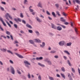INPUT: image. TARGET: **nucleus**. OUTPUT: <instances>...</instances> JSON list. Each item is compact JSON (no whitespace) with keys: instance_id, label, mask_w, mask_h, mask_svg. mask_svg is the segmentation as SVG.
<instances>
[{"instance_id":"obj_20","label":"nucleus","mask_w":80,"mask_h":80,"mask_svg":"<svg viewBox=\"0 0 80 80\" xmlns=\"http://www.w3.org/2000/svg\"><path fill=\"white\" fill-rule=\"evenodd\" d=\"M0 50L2 52H5L7 51V49L3 48V49H0Z\"/></svg>"},{"instance_id":"obj_27","label":"nucleus","mask_w":80,"mask_h":80,"mask_svg":"<svg viewBox=\"0 0 80 80\" xmlns=\"http://www.w3.org/2000/svg\"><path fill=\"white\" fill-rule=\"evenodd\" d=\"M52 15L54 16V17H56V16L55 15V13L54 12H52Z\"/></svg>"},{"instance_id":"obj_18","label":"nucleus","mask_w":80,"mask_h":80,"mask_svg":"<svg viewBox=\"0 0 80 80\" xmlns=\"http://www.w3.org/2000/svg\"><path fill=\"white\" fill-rule=\"evenodd\" d=\"M35 33H36L37 35V36H39V35H40V33H39V32H38V31H36L35 32Z\"/></svg>"},{"instance_id":"obj_59","label":"nucleus","mask_w":80,"mask_h":80,"mask_svg":"<svg viewBox=\"0 0 80 80\" xmlns=\"http://www.w3.org/2000/svg\"><path fill=\"white\" fill-rule=\"evenodd\" d=\"M54 58H58V56L57 55L55 56Z\"/></svg>"},{"instance_id":"obj_26","label":"nucleus","mask_w":80,"mask_h":80,"mask_svg":"<svg viewBox=\"0 0 80 80\" xmlns=\"http://www.w3.org/2000/svg\"><path fill=\"white\" fill-rule=\"evenodd\" d=\"M72 45V42H70L67 43V46H70Z\"/></svg>"},{"instance_id":"obj_32","label":"nucleus","mask_w":80,"mask_h":80,"mask_svg":"<svg viewBox=\"0 0 80 80\" xmlns=\"http://www.w3.org/2000/svg\"><path fill=\"white\" fill-rule=\"evenodd\" d=\"M22 22L23 23H24V24H26V21H25L24 20H22Z\"/></svg>"},{"instance_id":"obj_10","label":"nucleus","mask_w":80,"mask_h":80,"mask_svg":"<svg viewBox=\"0 0 80 80\" xmlns=\"http://www.w3.org/2000/svg\"><path fill=\"white\" fill-rule=\"evenodd\" d=\"M35 19H36V20L38 22H41L42 21H41V20L40 19V18H39L38 17H36L35 18Z\"/></svg>"},{"instance_id":"obj_41","label":"nucleus","mask_w":80,"mask_h":80,"mask_svg":"<svg viewBox=\"0 0 80 80\" xmlns=\"http://www.w3.org/2000/svg\"><path fill=\"white\" fill-rule=\"evenodd\" d=\"M28 31L29 32V33H33V31L32 30H29Z\"/></svg>"},{"instance_id":"obj_12","label":"nucleus","mask_w":80,"mask_h":80,"mask_svg":"<svg viewBox=\"0 0 80 80\" xmlns=\"http://www.w3.org/2000/svg\"><path fill=\"white\" fill-rule=\"evenodd\" d=\"M7 16H8L9 18L11 20H12L13 18H12V17H11L10 15H9V14L8 13H7V14L5 15V17H7Z\"/></svg>"},{"instance_id":"obj_36","label":"nucleus","mask_w":80,"mask_h":80,"mask_svg":"<svg viewBox=\"0 0 80 80\" xmlns=\"http://www.w3.org/2000/svg\"><path fill=\"white\" fill-rule=\"evenodd\" d=\"M20 17L21 18H23V15L22 13H20Z\"/></svg>"},{"instance_id":"obj_38","label":"nucleus","mask_w":80,"mask_h":80,"mask_svg":"<svg viewBox=\"0 0 80 80\" xmlns=\"http://www.w3.org/2000/svg\"><path fill=\"white\" fill-rule=\"evenodd\" d=\"M11 72L12 74H13V75H15V71L12 70Z\"/></svg>"},{"instance_id":"obj_30","label":"nucleus","mask_w":80,"mask_h":80,"mask_svg":"<svg viewBox=\"0 0 80 80\" xmlns=\"http://www.w3.org/2000/svg\"><path fill=\"white\" fill-rule=\"evenodd\" d=\"M27 3H28V1L27 0H24V4H27Z\"/></svg>"},{"instance_id":"obj_3","label":"nucleus","mask_w":80,"mask_h":80,"mask_svg":"<svg viewBox=\"0 0 80 80\" xmlns=\"http://www.w3.org/2000/svg\"><path fill=\"white\" fill-rule=\"evenodd\" d=\"M0 21L2 22L4 26H5V27H6V26H7V25L6 24H5V22H3V18H2L1 17H0Z\"/></svg>"},{"instance_id":"obj_9","label":"nucleus","mask_w":80,"mask_h":80,"mask_svg":"<svg viewBox=\"0 0 80 80\" xmlns=\"http://www.w3.org/2000/svg\"><path fill=\"white\" fill-rule=\"evenodd\" d=\"M38 6L39 7H40V8H42V2H39L38 3Z\"/></svg>"},{"instance_id":"obj_19","label":"nucleus","mask_w":80,"mask_h":80,"mask_svg":"<svg viewBox=\"0 0 80 80\" xmlns=\"http://www.w3.org/2000/svg\"><path fill=\"white\" fill-rule=\"evenodd\" d=\"M38 65L40 66V67H45V65L43 64H42L41 63H38Z\"/></svg>"},{"instance_id":"obj_24","label":"nucleus","mask_w":80,"mask_h":80,"mask_svg":"<svg viewBox=\"0 0 80 80\" xmlns=\"http://www.w3.org/2000/svg\"><path fill=\"white\" fill-rule=\"evenodd\" d=\"M6 23L7 24H8V25L9 27H12V26H11V25L10 23H8V22L7 21H6Z\"/></svg>"},{"instance_id":"obj_62","label":"nucleus","mask_w":80,"mask_h":80,"mask_svg":"<svg viewBox=\"0 0 80 80\" xmlns=\"http://www.w3.org/2000/svg\"><path fill=\"white\" fill-rule=\"evenodd\" d=\"M57 77H60V76L58 74H57Z\"/></svg>"},{"instance_id":"obj_40","label":"nucleus","mask_w":80,"mask_h":80,"mask_svg":"<svg viewBox=\"0 0 80 80\" xmlns=\"http://www.w3.org/2000/svg\"><path fill=\"white\" fill-rule=\"evenodd\" d=\"M71 38L72 40H76L77 38L76 37H71Z\"/></svg>"},{"instance_id":"obj_61","label":"nucleus","mask_w":80,"mask_h":80,"mask_svg":"<svg viewBox=\"0 0 80 80\" xmlns=\"http://www.w3.org/2000/svg\"><path fill=\"white\" fill-rule=\"evenodd\" d=\"M64 24L65 25H68V22H66L64 23Z\"/></svg>"},{"instance_id":"obj_5","label":"nucleus","mask_w":80,"mask_h":80,"mask_svg":"<svg viewBox=\"0 0 80 80\" xmlns=\"http://www.w3.org/2000/svg\"><path fill=\"white\" fill-rule=\"evenodd\" d=\"M73 2L74 4H75V2H76L77 3H78V4H80V1L79 0H73Z\"/></svg>"},{"instance_id":"obj_43","label":"nucleus","mask_w":80,"mask_h":80,"mask_svg":"<svg viewBox=\"0 0 80 80\" xmlns=\"http://www.w3.org/2000/svg\"><path fill=\"white\" fill-rule=\"evenodd\" d=\"M10 37L11 40H12V41H13V36L11 35H10Z\"/></svg>"},{"instance_id":"obj_53","label":"nucleus","mask_w":80,"mask_h":80,"mask_svg":"<svg viewBox=\"0 0 80 80\" xmlns=\"http://www.w3.org/2000/svg\"><path fill=\"white\" fill-rule=\"evenodd\" d=\"M9 62L11 63H12V64H13V62L12 60H10Z\"/></svg>"},{"instance_id":"obj_48","label":"nucleus","mask_w":80,"mask_h":80,"mask_svg":"<svg viewBox=\"0 0 80 80\" xmlns=\"http://www.w3.org/2000/svg\"><path fill=\"white\" fill-rule=\"evenodd\" d=\"M61 27H62V28H66V27L64 25H61Z\"/></svg>"},{"instance_id":"obj_51","label":"nucleus","mask_w":80,"mask_h":80,"mask_svg":"<svg viewBox=\"0 0 80 80\" xmlns=\"http://www.w3.org/2000/svg\"><path fill=\"white\" fill-rule=\"evenodd\" d=\"M44 62H48V58H46L44 60Z\"/></svg>"},{"instance_id":"obj_34","label":"nucleus","mask_w":80,"mask_h":80,"mask_svg":"<svg viewBox=\"0 0 80 80\" xmlns=\"http://www.w3.org/2000/svg\"><path fill=\"white\" fill-rule=\"evenodd\" d=\"M49 79L50 80H54V78H53V77H49Z\"/></svg>"},{"instance_id":"obj_63","label":"nucleus","mask_w":80,"mask_h":80,"mask_svg":"<svg viewBox=\"0 0 80 80\" xmlns=\"http://www.w3.org/2000/svg\"><path fill=\"white\" fill-rule=\"evenodd\" d=\"M20 32L21 33H24V32H23V31L21 30L20 31Z\"/></svg>"},{"instance_id":"obj_8","label":"nucleus","mask_w":80,"mask_h":80,"mask_svg":"<svg viewBox=\"0 0 80 80\" xmlns=\"http://www.w3.org/2000/svg\"><path fill=\"white\" fill-rule=\"evenodd\" d=\"M45 46V43L44 42L42 43V45H40V47H42V48H43Z\"/></svg>"},{"instance_id":"obj_33","label":"nucleus","mask_w":80,"mask_h":80,"mask_svg":"<svg viewBox=\"0 0 80 80\" xmlns=\"http://www.w3.org/2000/svg\"><path fill=\"white\" fill-rule=\"evenodd\" d=\"M6 33L7 35H10V32L7 31L6 32Z\"/></svg>"},{"instance_id":"obj_44","label":"nucleus","mask_w":80,"mask_h":80,"mask_svg":"<svg viewBox=\"0 0 80 80\" xmlns=\"http://www.w3.org/2000/svg\"><path fill=\"white\" fill-rule=\"evenodd\" d=\"M62 15H64V16H65V17L67 16V14H66V13H65V12H62Z\"/></svg>"},{"instance_id":"obj_57","label":"nucleus","mask_w":80,"mask_h":80,"mask_svg":"<svg viewBox=\"0 0 80 80\" xmlns=\"http://www.w3.org/2000/svg\"><path fill=\"white\" fill-rule=\"evenodd\" d=\"M55 52H56L55 51H51L50 52V53H55Z\"/></svg>"},{"instance_id":"obj_22","label":"nucleus","mask_w":80,"mask_h":80,"mask_svg":"<svg viewBox=\"0 0 80 80\" xmlns=\"http://www.w3.org/2000/svg\"><path fill=\"white\" fill-rule=\"evenodd\" d=\"M74 30L77 34H78V31H77L78 30V29H77V28H74Z\"/></svg>"},{"instance_id":"obj_49","label":"nucleus","mask_w":80,"mask_h":80,"mask_svg":"<svg viewBox=\"0 0 80 80\" xmlns=\"http://www.w3.org/2000/svg\"><path fill=\"white\" fill-rule=\"evenodd\" d=\"M1 3L3 4V5H6V2H2Z\"/></svg>"},{"instance_id":"obj_58","label":"nucleus","mask_w":80,"mask_h":80,"mask_svg":"<svg viewBox=\"0 0 80 80\" xmlns=\"http://www.w3.org/2000/svg\"><path fill=\"white\" fill-rule=\"evenodd\" d=\"M22 78H23V79H24L25 80H26V77H25V76H22Z\"/></svg>"},{"instance_id":"obj_28","label":"nucleus","mask_w":80,"mask_h":80,"mask_svg":"<svg viewBox=\"0 0 80 80\" xmlns=\"http://www.w3.org/2000/svg\"><path fill=\"white\" fill-rule=\"evenodd\" d=\"M68 63L69 66H72V65H71V63H70V61L69 60H68Z\"/></svg>"},{"instance_id":"obj_13","label":"nucleus","mask_w":80,"mask_h":80,"mask_svg":"<svg viewBox=\"0 0 80 80\" xmlns=\"http://www.w3.org/2000/svg\"><path fill=\"white\" fill-rule=\"evenodd\" d=\"M14 20L16 22H17L18 21L19 22H21V19H20L19 18H18L17 19L15 18L14 19Z\"/></svg>"},{"instance_id":"obj_54","label":"nucleus","mask_w":80,"mask_h":80,"mask_svg":"<svg viewBox=\"0 0 80 80\" xmlns=\"http://www.w3.org/2000/svg\"><path fill=\"white\" fill-rule=\"evenodd\" d=\"M11 70H14V68L12 66L11 67Z\"/></svg>"},{"instance_id":"obj_14","label":"nucleus","mask_w":80,"mask_h":80,"mask_svg":"<svg viewBox=\"0 0 80 80\" xmlns=\"http://www.w3.org/2000/svg\"><path fill=\"white\" fill-rule=\"evenodd\" d=\"M26 27H28L29 28H31V29L32 28V26H31V25H29V24L27 23L26 25Z\"/></svg>"},{"instance_id":"obj_2","label":"nucleus","mask_w":80,"mask_h":80,"mask_svg":"<svg viewBox=\"0 0 80 80\" xmlns=\"http://www.w3.org/2000/svg\"><path fill=\"white\" fill-rule=\"evenodd\" d=\"M59 45H60L61 46H63L64 45H66V42H65L62 41L59 42Z\"/></svg>"},{"instance_id":"obj_55","label":"nucleus","mask_w":80,"mask_h":80,"mask_svg":"<svg viewBox=\"0 0 80 80\" xmlns=\"http://www.w3.org/2000/svg\"><path fill=\"white\" fill-rule=\"evenodd\" d=\"M29 11H30V12H33V10L32 9H30Z\"/></svg>"},{"instance_id":"obj_31","label":"nucleus","mask_w":80,"mask_h":80,"mask_svg":"<svg viewBox=\"0 0 80 80\" xmlns=\"http://www.w3.org/2000/svg\"><path fill=\"white\" fill-rule=\"evenodd\" d=\"M56 13L58 15V16H59V17H60L61 15L60 14V12L58 11H56Z\"/></svg>"},{"instance_id":"obj_60","label":"nucleus","mask_w":80,"mask_h":80,"mask_svg":"<svg viewBox=\"0 0 80 80\" xmlns=\"http://www.w3.org/2000/svg\"><path fill=\"white\" fill-rule=\"evenodd\" d=\"M48 19H49L50 20H52V18H50V17H48Z\"/></svg>"},{"instance_id":"obj_64","label":"nucleus","mask_w":80,"mask_h":80,"mask_svg":"<svg viewBox=\"0 0 80 80\" xmlns=\"http://www.w3.org/2000/svg\"><path fill=\"white\" fill-rule=\"evenodd\" d=\"M61 70H65V68H64V67H62V68H61Z\"/></svg>"},{"instance_id":"obj_4","label":"nucleus","mask_w":80,"mask_h":80,"mask_svg":"<svg viewBox=\"0 0 80 80\" xmlns=\"http://www.w3.org/2000/svg\"><path fill=\"white\" fill-rule=\"evenodd\" d=\"M51 27H52V28H53V29H57V26H55L54 24L51 23Z\"/></svg>"},{"instance_id":"obj_39","label":"nucleus","mask_w":80,"mask_h":80,"mask_svg":"<svg viewBox=\"0 0 80 80\" xmlns=\"http://www.w3.org/2000/svg\"><path fill=\"white\" fill-rule=\"evenodd\" d=\"M0 9L2 11H4V8L1 6L0 7Z\"/></svg>"},{"instance_id":"obj_42","label":"nucleus","mask_w":80,"mask_h":80,"mask_svg":"<svg viewBox=\"0 0 80 80\" xmlns=\"http://www.w3.org/2000/svg\"><path fill=\"white\" fill-rule=\"evenodd\" d=\"M14 27H15V28H17V25L16 24H14Z\"/></svg>"},{"instance_id":"obj_52","label":"nucleus","mask_w":80,"mask_h":80,"mask_svg":"<svg viewBox=\"0 0 80 80\" xmlns=\"http://www.w3.org/2000/svg\"><path fill=\"white\" fill-rule=\"evenodd\" d=\"M46 13L48 15H50V12H48V11H46Z\"/></svg>"},{"instance_id":"obj_7","label":"nucleus","mask_w":80,"mask_h":80,"mask_svg":"<svg viewBox=\"0 0 80 80\" xmlns=\"http://www.w3.org/2000/svg\"><path fill=\"white\" fill-rule=\"evenodd\" d=\"M16 55H17V56H18V57H19V58H23V56H21L20 55L18 54V53H15Z\"/></svg>"},{"instance_id":"obj_47","label":"nucleus","mask_w":80,"mask_h":80,"mask_svg":"<svg viewBox=\"0 0 80 80\" xmlns=\"http://www.w3.org/2000/svg\"><path fill=\"white\" fill-rule=\"evenodd\" d=\"M14 42H13L14 44H15V43H18V42L17 41H14Z\"/></svg>"},{"instance_id":"obj_15","label":"nucleus","mask_w":80,"mask_h":80,"mask_svg":"<svg viewBox=\"0 0 80 80\" xmlns=\"http://www.w3.org/2000/svg\"><path fill=\"white\" fill-rule=\"evenodd\" d=\"M36 59L37 60H43V57H40L39 58L37 57L36 58Z\"/></svg>"},{"instance_id":"obj_17","label":"nucleus","mask_w":80,"mask_h":80,"mask_svg":"<svg viewBox=\"0 0 80 80\" xmlns=\"http://www.w3.org/2000/svg\"><path fill=\"white\" fill-rule=\"evenodd\" d=\"M55 6L56 8H59V4L58 3H56L55 4Z\"/></svg>"},{"instance_id":"obj_29","label":"nucleus","mask_w":80,"mask_h":80,"mask_svg":"<svg viewBox=\"0 0 80 80\" xmlns=\"http://www.w3.org/2000/svg\"><path fill=\"white\" fill-rule=\"evenodd\" d=\"M47 63H48V64H49V65H52V62L50 60L48 61Z\"/></svg>"},{"instance_id":"obj_50","label":"nucleus","mask_w":80,"mask_h":80,"mask_svg":"<svg viewBox=\"0 0 80 80\" xmlns=\"http://www.w3.org/2000/svg\"><path fill=\"white\" fill-rule=\"evenodd\" d=\"M17 73H18V74H19V75H21V72H20L18 70L17 71Z\"/></svg>"},{"instance_id":"obj_6","label":"nucleus","mask_w":80,"mask_h":80,"mask_svg":"<svg viewBox=\"0 0 80 80\" xmlns=\"http://www.w3.org/2000/svg\"><path fill=\"white\" fill-rule=\"evenodd\" d=\"M34 40H35V42L36 43H41V40L38 39H34Z\"/></svg>"},{"instance_id":"obj_11","label":"nucleus","mask_w":80,"mask_h":80,"mask_svg":"<svg viewBox=\"0 0 80 80\" xmlns=\"http://www.w3.org/2000/svg\"><path fill=\"white\" fill-rule=\"evenodd\" d=\"M57 30L59 31H61L62 30V28L60 26H58L57 27Z\"/></svg>"},{"instance_id":"obj_23","label":"nucleus","mask_w":80,"mask_h":80,"mask_svg":"<svg viewBox=\"0 0 80 80\" xmlns=\"http://www.w3.org/2000/svg\"><path fill=\"white\" fill-rule=\"evenodd\" d=\"M29 42L31 44H34V42H33V41L32 40H29Z\"/></svg>"},{"instance_id":"obj_45","label":"nucleus","mask_w":80,"mask_h":80,"mask_svg":"<svg viewBox=\"0 0 80 80\" xmlns=\"http://www.w3.org/2000/svg\"><path fill=\"white\" fill-rule=\"evenodd\" d=\"M0 29H1V30H2V31H4V30L3 28L1 26V25H0Z\"/></svg>"},{"instance_id":"obj_35","label":"nucleus","mask_w":80,"mask_h":80,"mask_svg":"<svg viewBox=\"0 0 80 80\" xmlns=\"http://www.w3.org/2000/svg\"><path fill=\"white\" fill-rule=\"evenodd\" d=\"M7 52L8 53H11V54H13V52H11L10 51V50H8L7 51Z\"/></svg>"},{"instance_id":"obj_46","label":"nucleus","mask_w":80,"mask_h":80,"mask_svg":"<svg viewBox=\"0 0 80 80\" xmlns=\"http://www.w3.org/2000/svg\"><path fill=\"white\" fill-rule=\"evenodd\" d=\"M28 78H31V77L30 76V74L29 73H28Z\"/></svg>"},{"instance_id":"obj_1","label":"nucleus","mask_w":80,"mask_h":80,"mask_svg":"<svg viewBox=\"0 0 80 80\" xmlns=\"http://www.w3.org/2000/svg\"><path fill=\"white\" fill-rule=\"evenodd\" d=\"M24 63H25V66L27 68H30V63L28 62L27 61L25 60L24 62Z\"/></svg>"},{"instance_id":"obj_16","label":"nucleus","mask_w":80,"mask_h":80,"mask_svg":"<svg viewBox=\"0 0 80 80\" xmlns=\"http://www.w3.org/2000/svg\"><path fill=\"white\" fill-rule=\"evenodd\" d=\"M60 21H61V22H65L66 21H65V20L63 19V18L62 17H61L60 18Z\"/></svg>"},{"instance_id":"obj_56","label":"nucleus","mask_w":80,"mask_h":80,"mask_svg":"<svg viewBox=\"0 0 80 80\" xmlns=\"http://www.w3.org/2000/svg\"><path fill=\"white\" fill-rule=\"evenodd\" d=\"M1 37H3V38H5V39H6V38H7L5 36L2 35Z\"/></svg>"},{"instance_id":"obj_37","label":"nucleus","mask_w":80,"mask_h":80,"mask_svg":"<svg viewBox=\"0 0 80 80\" xmlns=\"http://www.w3.org/2000/svg\"><path fill=\"white\" fill-rule=\"evenodd\" d=\"M38 80H42V78H41V76L40 75H39L38 77Z\"/></svg>"},{"instance_id":"obj_21","label":"nucleus","mask_w":80,"mask_h":80,"mask_svg":"<svg viewBox=\"0 0 80 80\" xmlns=\"http://www.w3.org/2000/svg\"><path fill=\"white\" fill-rule=\"evenodd\" d=\"M64 53H67V54H68V55H70V53H69V52H68V51L65 50L64 51Z\"/></svg>"},{"instance_id":"obj_25","label":"nucleus","mask_w":80,"mask_h":80,"mask_svg":"<svg viewBox=\"0 0 80 80\" xmlns=\"http://www.w3.org/2000/svg\"><path fill=\"white\" fill-rule=\"evenodd\" d=\"M61 74L62 77H63V78L64 79H65V75H64L63 74H62V73H61Z\"/></svg>"}]
</instances>
